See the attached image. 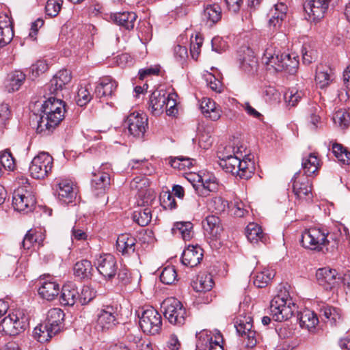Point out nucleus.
<instances>
[{"label":"nucleus","mask_w":350,"mask_h":350,"mask_svg":"<svg viewBox=\"0 0 350 350\" xmlns=\"http://www.w3.org/2000/svg\"><path fill=\"white\" fill-rule=\"evenodd\" d=\"M219 166L227 173L240 178L247 179L253 174L254 163L250 159H241L238 155L226 154L224 151H217Z\"/></svg>","instance_id":"f257e3e1"},{"label":"nucleus","mask_w":350,"mask_h":350,"mask_svg":"<svg viewBox=\"0 0 350 350\" xmlns=\"http://www.w3.org/2000/svg\"><path fill=\"white\" fill-rule=\"evenodd\" d=\"M262 59L269 70L273 68L276 72L284 71L291 75L297 72L299 64L297 56L280 53L271 46L265 50Z\"/></svg>","instance_id":"f03ea898"},{"label":"nucleus","mask_w":350,"mask_h":350,"mask_svg":"<svg viewBox=\"0 0 350 350\" xmlns=\"http://www.w3.org/2000/svg\"><path fill=\"white\" fill-rule=\"evenodd\" d=\"M295 304L286 293L273 297L270 303V314L275 321L282 322L292 317Z\"/></svg>","instance_id":"7ed1b4c3"},{"label":"nucleus","mask_w":350,"mask_h":350,"mask_svg":"<svg viewBox=\"0 0 350 350\" xmlns=\"http://www.w3.org/2000/svg\"><path fill=\"white\" fill-rule=\"evenodd\" d=\"M329 237L332 238L326 230L319 228H310L302 232L301 243L306 249L320 251L323 246L329 244Z\"/></svg>","instance_id":"20e7f679"},{"label":"nucleus","mask_w":350,"mask_h":350,"mask_svg":"<svg viewBox=\"0 0 350 350\" xmlns=\"http://www.w3.org/2000/svg\"><path fill=\"white\" fill-rule=\"evenodd\" d=\"M164 317L175 325H182L186 319V310L182 303L174 297L165 299L161 304Z\"/></svg>","instance_id":"39448f33"},{"label":"nucleus","mask_w":350,"mask_h":350,"mask_svg":"<svg viewBox=\"0 0 350 350\" xmlns=\"http://www.w3.org/2000/svg\"><path fill=\"white\" fill-rule=\"evenodd\" d=\"M139 326L144 333L154 335L159 332L162 326L161 315L152 307H148L143 311L138 310Z\"/></svg>","instance_id":"423d86ee"},{"label":"nucleus","mask_w":350,"mask_h":350,"mask_svg":"<svg viewBox=\"0 0 350 350\" xmlns=\"http://www.w3.org/2000/svg\"><path fill=\"white\" fill-rule=\"evenodd\" d=\"M26 321L27 318L22 311L14 310L0 321V332L7 335H17L25 330Z\"/></svg>","instance_id":"0eeeda50"},{"label":"nucleus","mask_w":350,"mask_h":350,"mask_svg":"<svg viewBox=\"0 0 350 350\" xmlns=\"http://www.w3.org/2000/svg\"><path fill=\"white\" fill-rule=\"evenodd\" d=\"M234 327L237 333L243 338L247 348L254 347L258 342V335L254 330L252 318L250 315H239L237 318Z\"/></svg>","instance_id":"6e6552de"},{"label":"nucleus","mask_w":350,"mask_h":350,"mask_svg":"<svg viewBox=\"0 0 350 350\" xmlns=\"http://www.w3.org/2000/svg\"><path fill=\"white\" fill-rule=\"evenodd\" d=\"M53 163V157L47 152H42L31 161L29 171L31 177L42 179L51 172Z\"/></svg>","instance_id":"1a4fd4ad"},{"label":"nucleus","mask_w":350,"mask_h":350,"mask_svg":"<svg viewBox=\"0 0 350 350\" xmlns=\"http://www.w3.org/2000/svg\"><path fill=\"white\" fill-rule=\"evenodd\" d=\"M293 191L296 200L299 203L312 202L313 194L311 182L309 178L301 175L300 172H296L293 178Z\"/></svg>","instance_id":"9d476101"},{"label":"nucleus","mask_w":350,"mask_h":350,"mask_svg":"<svg viewBox=\"0 0 350 350\" xmlns=\"http://www.w3.org/2000/svg\"><path fill=\"white\" fill-rule=\"evenodd\" d=\"M150 185L149 179L146 176H137L131 182L130 186L132 190H135L138 196V204L142 205V198H143V204L147 205L151 204L155 199V193L152 189H148Z\"/></svg>","instance_id":"9b49d317"},{"label":"nucleus","mask_w":350,"mask_h":350,"mask_svg":"<svg viewBox=\"0 0 350 350\" xmlns=\"http://www.w3.org/2000/svg\"><path fill=\"white\" fill-rule=\"evenodd\" d=\"M36 204L34 196L24 187L14 190L12 196V206L18 212L29 213Z\"/></svg>","instance_id":"f8f14e48"},{"label":"nucleus","mask_w":350,"mask_h":350,"mask_svg":"<svg viewBox=\"0 0 350 350\" xmlns=\"http://www.w3.org/2000/svg\"><path fill=\"white\" fill-rule=\"evenodd\" d=\"M95 265L98 273L105 280H112L118 269L116 258L111 254L100 255L96 260Z\"/></svg>","instance_id":"ddd939ff"},{"label":"nucleus","mask_w":350,"mask_h":350,"mask_svg":"<svg viewBox=\"0 0 350 350\" xmlns=\"http://www.w3.org/2000/svg\"><path fill=\"white\" fill-rule=\"evenodd\" d=\"M125 123L131 135L142 138L148 128V117L144 113L135 111L127 116Z\"/></svg>","instance_id":"4468645a"},{"label":"nucleus","mask_w":350,"mask_h":350,"mask_svg":"<svg viewBox=\"0 0 350 350\" xmlns=\"http://www.w3.org/2000/svg\"><path fill=\"white\" fill-rule=\"evenodd\" d=\"M65 113L40 112L37 120L36 131L44 135H49L63 120Z\"/></svg>","instance_id":"2eb2a0df"},{"label":"nucleus","mask_w":350,"mask_h":350,"mask_svg":"<svg viewBox=\"0 0 350 350\" xmlns=\"http://www.w3.org/2000/svg\"><path fill=\"white\" fill-rule=\"evenodd\" d=\"M116 308L106 306L101 308L97 314L96 326L102 331L114 327L118 323Z\"/></svg>","instance_id":"dca6fc26"},{"label":"nucleus","mask_w":350,"mask_h":350,"mask_svg":"<svg viewBox=\"0 0 350 350\" xmlns=\"http://www.w3.org/2000/svg\"><path fill=\"white\" fill-rule=\"evenodd\" d=\"M197 337L196 347L199 350H206L207 347L208 350H224L223 346L221 345L223 342V337L220 332H217L215 335L214 340L211 333L206 330L201 332Z\"/></svg>","instance_id":"f3484780"},{"label":"nucleus","mask_w":350,"mask_h":350,"mask_svg":"<svg viewBox=\"0 0 350 350\" xmlns=\"http://www.w3.org/2000/svg\"><path fill=\"white\" fill-rule=\"evenodd\" d=\"M118 83L109 77H105L100 80L95 88L94 94L98 98H104L108 100L115 95Z\"/></svg>","instance_id":"a211bd4d"},{"label":"nucleus","mask_w":350,"mask_h":350,"mask_svg":"<svg viewBox=\"0 0 350 350\" xmlns=\"http://www.w3.org/2000/svg\"><path fill=\"white\" fill-rule=\"evenodd\" d=\"M55 191L58 200L63 204L72 202L76 196L72 183L67 180L58 183L55 186Z\"/></svg>","instance_id":"6ab92c4d"},{"label":"nucleus","mask_w":350,"mask_h":350,"mask_svg":"<svg viewBox=\"0 0 350 350\" xmlns=\"http://www.w3.org/2000/svg\"><path fill=\"white\" fill-rule=\"evenodd\" d=\"M203 258V250L196 245H189L184 250L182 256V263L189 267H194L199 265Z\"/></svg>","instance_id":"aec40b11"},{"label":"nucleus","mask_w":350,"mask_h":350,"mask_svg":"<svg viewBox=\"0 0 350 350\" xmlns=\"http://www.w3.org/2000/svg\"><path fill=\"white\" fill-rule=\"evenodd\" d=\"M337 275L338 273L336 269L323 267L317 271L316 278L319 285L326 290H330L336 284Z\"/></svg>","instance_id":"412c9836"},{"label":"nucleus","mask_w":350,"mask_h":350,"mask_svg":"<svg viewBox=\"0 0 350 350\" xmlns=\"http://www.w3.org/2000/svg\"><path fill=\"white\" fill-rule=\"evenodd\" d=\"M39 284L38 293L42 299L51 301L59 293V285L53 280L41 279Z\"/></svg>","instance_id":"4be33fe9"},{"label":"nucleus","mask_w":350,"mask_h":350,"mask_svg":"<svg viewBox=\"0 0 350 350\" xmlns=\"http://www.w3.org/2000/svg\"><path fill=\"white\" fill-rule=\"evenodd\" d=\"M14 36L11 18L5 14H0V47L9 44Z\"/></svg>","instance_id":"5701e85b"},{"label":"nucleus","mask_w":350,"mask_h":350,"mask_svg":"<svg viewBox=\"0 0 350 350\" xmlns=\"http://www.w3.org/2000/svg\"><path fill=\"white\" fill-rule=\"evenodd\" d=\"M203 228L206 236L213 240L219 239L223 231L219 218L213 215L206 217L203 221Z\"/></svg>","instance_id":"b1692460"},{"label":"nucleus","mask_w":350,"mask_h":350,"mask_svg":"<svg viewBox=\"0 0 350 350\" xmlns=\"http://www.w3.org/2000/svg\"><path fill=\"white\" fill-rule=\"evenodd\" d=\"M164 91L156 90L152 93L149 100V109L154 116H159L165 111V105L167 98Z\"/></svg>","instance_id":"393cba45"},{"label":"nucleus","mask_w":350,"mask_h":350,"mask_svg":"<svg viewBox=\"0 0 350 350\" xmlns=\"http://www.w3.org/2000/svg\"><path fill=\"white\" fill-rule=\"evenodd\" d=\"M79 293L76 285L72 282L65 284L60 295V303L64 306H72L79 300Z\"/></svg>","instance_id":"a878e982"},{"label":"nucleus","mask_w":350,"mask_h":350,"mask_svg":"<svg viewBox=\"0 0 350 350\" xmlns=\"http://www.w3.org/2000/svg\"><path fill=\"white\" fill-rule=\"evenodd\" d=\"M136 239L129 234H121L116 241V250L122 255H131L135 250Z\"/></svg>","instance_id":"bb28decb"},{"label":"nucleus","mask_w":350,"mask_h":350,"mask_svg":"<svg viewBox=\"0 0 350 350\" xmlns=\"http://www.w3.org/2000/svg\"><path fill=\"white\" fill-rule=\"evenodd\" d=\"M92 188L96 196L105 193L110 185V177L108 173L98 172L92 173Z\"/></svg>","instance_id":"cd10ccee"},{"label":"nucleus","mask_w":350,"mask_h":350,"mask_svg":"<svg viewBox=\"0 0 350 350\" xmlns=\"http://www.w3.org/2000/svg\"><path fill=\"white\" fill-rule=\"evenodd\" d=\"M301 166L304 170L303 175L309 178L312 175H316L318 172L321 167L320 160L315 153H309L303 157Z\"/></svg>","instance_id":"c85d7f7f"},{"label":"nucleus","mask_w":350,"mask_h":350,"mask_svg":"<svg viewBox=\"0 0 350 350\" xmlns=\"http://www.w3.org/2000/svg\"><path fill=\"white\" fill-rule=\"evenodd\" d=\"M71 81V75L68 70H61L57 72L50 81V91L52 94H57Z\"/></svg>","instance_id":"c756f323"},{"label":"nucleus","mask_w":350,"mask_h":350,"mask_svg":"<svg viewBox=\"0 0 350 350\" xmlns=\"http://www.w3.org/2000/svg\"><path fill=\"white\" fill-rule=\"evenodd\" d=\"M202 21L206 25L212 26L221 18V10L217 4L207 5L202 14Z\"/></svg>","instance_id":"7c9ffc66"},{"label":"nucleus","mask_w":350,"mask_h":350,"mask_svg":"<svg viewBox=\"0 0 350 350\" xmlns=\"http://www.w3.org/2000/svg\"><path fill=\"white\" fill-rule=\"evenodd\" d=\"M200 109L206 118L213 121L219 120L221 117V110L216 103L209 98H203L200 102Z\"/></svg>","instance_id":"2f4dec72"},{"label":"nucleus","mask_w":350,"mask_h":350,"mask_svg":"<svg viewBox=\"0 0 350 350\" xmlns=\"http://www.w3.org/2000/svg\"><path fill=\"white\" fill-rule=\"evenodd\" d=\"M58 333V328L51 327L46 323L39 324L34 328L33 336L38 342H48L53 336Z\"/></svg>","instance_id":"473e14b6"},{"label":"nucleus","mask_w":350,"mask_h":350,"mask_svg":"<svg viewBox=\"0 0 350 350\" xmlns=\"http://www.w3.org/2000/svg\"><path fill=\"white\" fill-rule=\"evenodd\" d=\"M287 6L283 3H279L274 5V8L270 11L271 18L269 25L273 29L279 28L282 21L286 16Z\"/></svg>","instance_id":"72a5a7b5"},{"label":"nucleus","mask_w":350,"mask_h":350,"mask_svg":"<svg viewBox=\"0 0 350 350\" xmlns=\"http://www.w3.org/2000/svg\"><path fill=\"white\" fill-rule=\"evenodd\" d=\"M241 69L249 75H254L258 70V60L254 55V52L247 48L244 51V56L240 59Z\"/></svg>","instance_id":"f704fd0d"},{"label":"nucleus","mask_w":350,"mask_h":350,"mask_svg":"<svg viewBox=\"0 0 350 350\" xmlns=\"http://www.w3.org/2000/svg\"><path fill=\"white\" fill-rule=\"evenodd\" d=\"M214 284L213 277L209 273H201L193 281L192 286L196 292L206 293L211 291Z\"/></svg>","instance_id":"c9c22d12"},{"label":"nucleus","mask_w":350,"mask_h":350,"mask_svg":"<svg viewBox=\"0 0 350 350\" xmlns=\"http://www.w3.org/2000/svg\"><path fill=\"white\" fill-rule=\"evenodd\" d=\"M298 320L301 327L311 331L319 323L317 314L310 310H304L298 314Z\"/></svg>","instance_id":"e433bc0d"},{"label":"nucleus","mask_w":350,"mask_h":350,"mask_svg":"<svg viewBox=\"0 0 350 350\" xmlns=\"http://www.w3.org/2000/svg\"><path fill=\"white\" fill-rule=\"evenodd\" d=\"M65 105L64 102L59 99L53 97L49 98L45 100L42 105L40 112H46V113H65Z\"/></svg>","instance_id":"4c0bfd02"},{"label":"nucleus","mask_w":350,"mask_h":350,"mask_svg":"<svg viewBox=\"0 0 350 350\" xmlns=\"http://www.w3.org/2000/svg\"><path fill=\"white\" fill-rule=\"evenodd\" d=\"M113 18L116 24L130 30L134 27L137 15L134 12H124L114 14Z\"/></svg>","instance_id":"58836bf2"},{"label":"nucleus","mask_w":350,"mask_h":350,"mask_svg":"<svg viewBox=\"0 0 350 350\" xmlns=\"http://www.w3.org/2000/svg\"><path fill=\"white\" fill-rule=\"evenodd\" d=\"M93 271L92 263L88 260L77 262L73 267L74 275L80 279H89Z\"/></svg>","instance_id":"ea45409f"},{"label":"nucleus","mask_w":350,"mask_h":350,"mask_svg":"<svg viewBox=\"0 0 350 350\" xmlns=\"http://www.w3.org/2000/svg\"><path fill=\"white\" fill-rule=\"evenodd\" d=\"M44 239V235L42 232L31 229L25 234L22 241V246L25 250H29L34 244L40 245Z\"/></svg>","instance_id":"a19ab883"},{"label":"nucleus","mask_w":350,"mask_h":350,"mask_svg":"<svg viewBox=\"0 0 350 350\" xmlns=\"http://www.w3.org/2000/svg\"><path fill=\"white\" fill-rule=\"evenodd\" d=\"M174 234L181 236L183 239L189 241L193 237V224L190 221L176 222L172 228Z\"/></svg>","instance_id":"79ce46f5"},{"label":"nucleus","mask_w":350,"mask_h":350,"mask_svg":"<svg viewBox=\"0 0 350 350\" xmlns=\"http://www.w3.org/2000/svg\"><path fill=\"white\" fill-rule=\"evenodd\" d=\"M139 207L135 210L133 213V219L140 226H146L150 221L152 219V212L149 207Z\"/></svg>","instance_id":"37998d69"},{"label":"nucleus","mask_w":350,"mask_h":350,"mask_svg":"<svg viewBox=\"0 0 350 350\" xmlns=\"http://www.w3.org/2000/svg\"><path fill=\"white\" fill-rule=\"evenodd\" d=\"M207 207L210 211L215 214L225 213L229 208V203L221 196H215L207 202Z\"/></svg>","instance_id":"c03bdc74"},{"label":"nucleus","mask_w":350,"mask_h":350,"mask_svg":"<svg viewBox=\"0 0 350 350\" xmlns=\"http://www.w3.org/2000/svg\"><path fill=\"white\" fill-rule=\"evenodd\" d=\"M64 313L59 308H52L48 311L47 317L44 321L51 327L58 328V332L60 331L62 322L64 321Z\"/></svg>","instance_id":"a18cd8bd"},{"label":"nucleus","mask_w":350,"mask_h":350,"mask_svg":"<svg viewBox=\"0 0 350 350\" xmlns=\"http://www.w3.org/2000/svg\"><path fill=\"white\" fill-rule=\"evenodd\" d=\"M275 272L272 269H265L262 271L257 272L254 277V284L258 288H264L268 285L273 278Z\"/></svg>","instance_id":"49530a36"},{"label":"nucleus","mask_w":350,"mask_h":350,"mask_svg":"<svg viewBox=\"0 0 350 350\" xmlns=\"http://www.w3.org/2000/svg\"><path fill=\"white\" fill-rule=\"evenodd\" d=\"M245 234L248 241L253 243H258L262 238V228L255 223H250L247 226Z\"/></svg>","instance_id":"de8ad7c7"},{"label":"nucleus","mask_w":350,"mask_h":350,"mask_svg":"<svg viewBox=\"0 0 350 350\" xmlns=\"http://www.w3.org/2000/svg\"><path fill=\"white\" fill-rule=\"evenodd\" d=\"M126 338L129 342L135 345L137 350H152L150 345L145 343L142 340L141 334L136 329L133 332L129 333L126 335Z\"/></svg>","instance_id":"09e8293b"},{"label":"nucleus","mask_w":350,"mask_h":350,"mask_svg":"<svg viewBox=\"0 0 350 350\" xmlns=\"http://www.w3.org/2000/svg\"><path fill=\"white\" fill-rule=\"evenodd\" d=\"M177 278L176 270L174 266L165 267L160 274L161 282L168 285L174 284Z\"/></svg>","instance_id":"8fccbe9b"},{"label":"nucleus","mask_w":350,"mask_h":350,"mask_svg":"<svg viewBox=\"0 0 350 350\" xmlns=\"http://www.w3.org/2000/svg\"><path fill=\"white\" fill-rule=\"evenodd\" d=\"M26 78V75L20 70L13 72L10 77L9 91H17L23 84Z\"/></svg>","instance_id":"3c124183"},{"label":"nucleus","mask_w":350,"mask_h":350,"mask_svg":"<svg viewBox=\"0 0 350 350\" xmlns=\"http://www.w3.org/2000/svg\"><path fill=\"white\" fill-rule=\"evenodd\" d=\"M321 312L325 319L330 320L332 323H336L341 319L340 310L330 306H323L321 308Z\"/></svg>","instance_id":"603ef678"},{"label":"nucleus","mask_w":350,"mask_h":350,"mask_svg":"<svg viewBox=\"0 0 350 350\" xmlns=\"http://www.w3.org/2000/svg\"><path fill=\"white\" fill-rule=\"evenodd\" d=\"M49 68L45 60L40 59L32 64L29 68V78L31 80L36 79L40 75L45 72Z\"/></svg>","instance_id":"864d4df0"},{"label":"nucleus","mask_w":350,"mask_h":350,"mask_svg":"<svg viewBox=\"0 0 350 350\" xmlns=\"http://www.w3.org/2000/svg\"><path fill=\"white\" fill-rule=\"evenodd\" d=\"M90 90V88H89L88 86H80L79 88L75 97L76 103L79 106H85L92 100V96Z\"/></svg>","instance_id":"5fc2aeb1"},{"label":"nucleus","mask_w":350,"mask_h":350,"mask_svg":"<svg viewBox=\"0 0 350 350\" xmlns=\"http://www.w3.org/2000/svg\"><path fill=\"white\" fill-rule=\"evenodd\" d=\"M317 85L321 89L329 85L332 81L329 74L327 70H321L317 68L315 76Z\"/></svg>","instance_id":"6e6d98bb"},{"label":"nucleus","mask_w":350,"mask_h":350,"mask_svg":"<svg viewBox=\"0 0 350 350\" xmlns=\"http://www.w3.org/2000/svg\"><path fill=\"white\" fill-rule=\"evenodd\" d=\"M333 121L336 125L345 129L349 124L350 116L347 111L340 110L334 114Z\"/></svg>","instance_id":"4d7b16f0"},{"label":"nucleus","mask_w":350,"mask_h":350,"mask_svg":"<svg viewBox=\"0 0 350 350\" xmlns=\"http://www.w3.org/2000/svg\"><path fill=\"white\" fill-rule=\"evenodd\" d=\"M321 107L317 105H314L308 109V119L310 123V129H315L317 123L319 122Z\"/></svg>","instance_id":"13d9d810"},{"label":"nucleus","mask_w":350,"mask_h":350,"mask_svg":"<svg viewBox=\"0 0 350 350\" xmlns=\"http://www.w3.org/2000/svg\"><path fill=\"white\" fill-rule=\"evenodd\" d=\"M0 162L2 167L12 170L14 169V158L9 150H5L0 153Z\"/></svg>","instance_id":"bf43d9fd"},{"label":"nucleus","mask_w":350,"mask_h":350,"mask_svg":"<svg viewBox=\"0 0 350 350\" xmlns=\"http://www.w3.org/2000/svg\"><path fill=\"white\" fill-rule=\"evenodd\" d=\"M96 297V291L89 286H84L79 294V301L81 305L88 304Z\"/></svg>","instance_id":"052dcab7"},{"label":"nucleus","mask_w":350,"mask_h":350,"mask_svg":"<svg viewBox=\"0 0 350 350\" xmlns=\"http://www.w3.org/2000/svg\"><path fill=\"white\" fill-rule=\"evenodd\" d=\"M131 169H137L144 175L150 174L152 172V170H150L148 162L146 159H132L129 164Z\"/></svg>","instance_id":"680f3d73"},{"label":"nucleus","mask_w":350,"mask_h":350,"mask_svg":"<svg viewBox=\"0 0 350 350\" xmlns=\"http://www.w3.org/2000/svg\"><path fill=\"white\" fill-rule=\"evenodd\" d=\"M317 58V51L312 49L310 46L304 44L302 49V59L303 62L306 64H309Z\"/></svg>","instance_id":"e2e57ef3"},{"label":"nucleus","mask_w":350,"mask_h":350,"mask_svg":"<svg viewBox=\"0 0 350 350\" xmlns=\"http://www.w3.org/2000/svg\"><path fill=\"white\" fill-rule=\"evenodd\" d=\"M60 0H48L45 6L46 14L51 17L56 16L60 11Z\"/></svg>","instance_id":"0e129e2a"},{"label":"nucleus","mask_w":350,"mask_h":350,"mask_svg":"<svg viewBox=\"0 0 350 350\" xmlns=\"http://www.w3.org/2000/svg\"><path fill=\"white\" fill-rule=\"evenodd\" d=\"M302 96L301 92L293 89L285 93L284 98L288 105L294 107L301 100Z\"/></svg>","instance_id":"69168bd1"},{"label":"nucleus","mask_w":350,"mask_h":350,"mask_svg":"<svg viewBox=\"0 0 350 350\" xmlns=\"http://www.w3.org/2000/svg\"><path fill=\"white\" fill-rule=\"evenodd\" d=\"M205 80L207 85L213 91L220 92L221 89V83L219 80L211 73L205 75Z\"/></svg>","instance_id":"338daca9"},{"label":"nucleus","mask_w":350,"mask_h":350,"mask_svg":"<svg viewBox=\"0 0 350 350\" xmlns=\"http://www.w3.org/2000/svg\"><path fill=\"white\" fill-rule=\"evenodd\" d=\"M11 117V111L8 104L0 105V128L4 127Z\"/></svg>","instance_id":"774afa93"}]
</instances>
